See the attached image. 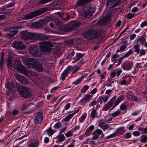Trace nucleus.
Returning a JSON list of instances; mask_svg holds the SVG:
<instances>
[{"label": "nucleus", "instance_id": "nucleus-1", "mask_svg": "<svg viewBox=\"0 0 147 147\" xmlns=\"http://www.w3.org/2000/svg\"><path fill=\"white\" fill-rule=\"evenodd\" d=\"M40 49L46 52H50L51 51V47H53V45L48 41L40 42L39 43Z\"/></svg>", "mask_w": 147, "mask_h": 147}, {"label": "nucleus", "instance_id": "nucleus-2", "mask_svg": "<svg viewBox=\"0 0 147 147\" xmlns=\"http://www.w3.org/2000/svg\"><path fill=\"white\" fill-rule=\"evenodd\" d=\"M95 10V8L92 5H89L84 9L82 16L84 17L90 18L94 12Z\"/></svg>", "mask_w": 147, "mask_h": 147}, {"label": "nucleus", "instance_id": "nucleus-3", "mask_svg": "<svg viewBox=\"0 0 147 147\" xmlns=\"http://www.w3.org/2000/svg\"><path fill=\"white\" fill-rule=\"evenodd\" d=\"M46 11L45 8L40 9L31 12L25 15L24 18L25 20L32 18L44 13Z\"/></svg>", "mask_w": 147, "mask_h": 147}, {"label": "nucleus", "instance_id": "nucleus-4", "mask_svg": "<svg viewBox=\"0 0 147 147\" xmlns=\"http://www.w3.org/2000/svg\"><path fill=\"white\" fill-rule=\"evenodd\" d=\"M100 33L98 31L90 30L84 32V36L85 38L88 39H91L93 38H98L100 36Z\"/></svg>", "mask_w": 147, "mask_h": 147}, {"label": "nucleus", "instance_id": "nucleus-5", "mask_svg": "<svg viewBox=\"0 0 147 147\" xmlns=\"http://www.w3.org/2000/svg\"><path fill=\"white\" fill-rule=\"evenodd\" d=\"M19 93L24 98L30 97L31 96V90L26 87H22L18 90Z\"/></svg>", "mask_w": 147, "mask_h": 147}, {"label": "nucleus", "instance_id": "nucleus-6", "mask_svg": "<svg viewBox=\"0 0 147 147\" xmlns=\"http://www.w3.org/2000/svg\"><path fill=\"white\" fill-rule=\"evenodd\" d=\"M29 53L36 57H39L41 55V51L36 45H34L28 48Z\"/></svg>", "mask_w": 147, "mask_h": 147}, {"label": "nucleus", "instance_id": "nucleus-7", "mask_svg": "<svg viewBox=\"0 0 147 147\" xmlns=\"http://www.w3.org/2000/svg\"><path fill=\"white\" fill-rule=\"evenodd\" d=\"M34 33L28 32L27 31H21L20 33V37L24 40H31L33 38Z\"/></svg>", "mask_w": 147, "mask_h": 147}, {"label": "nucleus", "instance_id": "nucleus-8", "mask_svg": "<svg viewBox=\"0 0 147 147\" xmlns=\"http://www.w3.org/2000/svg\"><path fill=\"white\" fill-rule=\"evenodd\" d=\"M12 45L14 48L19 50H22L26 47V46L24 45L22 41L17 40L13 41Z\"/></svg>", "mask_w": 147, "mask_h": 147}, {"label": "nucleus", "instance_id": "nucleus-9", "mask_svg": "<svg viewBox=\"0 0 147 147\" xmlns=\"http://www.w3.org/2000/svg\"><path fill=\"white\" fill-rule=\"evenodd\" d=\"M49 38V37L48 36L43 34L34 33L33 38L35 40H48Z\"/></svg>", "mask_w": 147, "mask_h": 147}, {"label": "nucleus", "instance_id": "nucleus-10", "mask_svg": "<svg viewBox=\"0 0 147 147\" xmlns=\"http://www.w3.org/2000/svg\"><path fill=\"white\" fill-rule=\"evenodd\" d=\"M47 22V21L43 20H41L38 21L33 22L32 24V25L35 28H40L46 25Z\"/></svg>", "mask_w": 147, "mask_h": 147}, {"label": "nucleus", "instance_id": "nucleus-11", "mask_svg": "<svg viewBox=\"0 0 147 147\" xmlns=\"http://www.w3.org/2000/svg\"><path fill=\"white\" fill-rule=\"evenodd\" d=\"M43 115L42 113L39 112L36 113L34 119V122L37 124L40 123L43 120Z\"/></svg>", "mask_w": 147, "mask_h": 147}, {"label": "nucleus", "instance_id": "nucleus-12", "mask_svg": "<svg viewBox=\"0 0 147 147\" xmlns=\"http://www.w3.org/2000/svg\"><path fill=\"white\" fill-rule=\"evenodd\" d=\"M17 65L15 68L16 70L22 74L27 75L29 72L22 65Z\"/></svg>", "mask_w": 147, "mask_h": 147}, {"label": "nucleus", "instance_id": "nucleus-13", "mask_svg": "<svg viewBox=\"0 0 147 147\" xmlns=\"http://www.w3.org/2000/svg\"><path fill=\"white\" fill-rule=\"evenodd\" d=\"M17 65L15 68L16 70L22 74L27 75L29 72L22 65Z\"/></svg>", "mask_w": 147, "mask_h": 147}, {"label": "nucleus", "instance_id": "nucleus-14", "mask_svg": "<svg viewBox=\"0 0 147 147\" xmlns=\"http://www.w3.org/2000/svg\"><path fill=\"white\" fill-rule=\"evenodd\" d=\"M111 18L110 16H106L104 18L97 22V26L104 25L106 23H108L110 20Z\"/></svg>", "mask_w": 147, "mask_h": 147}, {"label": "nucleus", "instance_id": "nucleus-15", "mask_svg": "<svg viewBox=\"0 0 147 147\" xmlns=\"http://www.w3.org/2000/svg\"><path fill=\"white\" fill-rule=\"evenodd\" d=\"M80 24V22L72 21L69 23V29L70 30H73Z\"/></svg>", "mask_w": 147, "mask_h": 147}, {"label": "nucleus", "instance_id": "nucleus-16", "mask_svg": "<svg viewBox=\"0 0 147 147\" xmlns=\"http://www.w3.org/2000/svg\"><path fill=\"white\" fill-rule=\"evenodd\" d=\"M98 126L101 128L104 131L106 129H112L109 125L103 122L99 121L98 123Z\"/></svg>", "mask_w": 147, "mask_h": 147}, {"label": "nucleus", "instance_id": "nucleus-17", "mask_svg": "<svg viewBox=\"0 0 147 147\" xmlns=\"http://www.w3.org/2000/svg\"><path fill=\"white\" fill-rule=\"evenodd\" d=\"M124 98L125 96L123 95H121L119 96L117 100L115 101L113 105L112 106V108L110 109V110H111L114 108L121 102L124 100Z\"/></svg>", "mask_w": 147, "mask_h": 147}, {"label": "nucleus", "instance_id": "nucleus-18", "mask_svg": "<svg viewBox=\"0 0 147 147\" xmlns=\"http://www.w3.org/2000/svg\"><path fill=\"white\" fill-rule=\"evenodd\" d=\"M103 133V131L99 129H97L92 133L93 136L92 137L93 140L97 139L99 137L100 135Z\"/></svg>", "mask_w": 147, "mask_h": 147}, {"label": "nucleus", "instance_id": "nucleus-19", "mask_svg": "<svg viewBox=\"0 0 147 147\" xmlns=\"http://www.w3.org/2000/svg\"><path fill=\"white\" fill-rule=\"evenodd\" d=\"M23 61L25 64H36L37 61L32 58H28L23 60Z\"/></svg>", "mask_w": 147, "mask_h": 147}, {"label": "nucleus", "instance_id": "nucleus-20", "mask_svg": "<svg viewBox=\"0 0 147 147\" xmlns=\"http://www.w3.org/2000/svg\"><path fill=\"white\" fill-rule=\"evenodd\" d=\"M107 5L108 7L109 6L110 8H113L117 5L116 0H108L107 3Z\"/></svg>", "mask_w": 147, "mask_h": 147}, {"label": "nucleus", "instance_id": "nucleus-21", "mask_svg": "<svg viewBox=\"0 0 147 147\" xmlns=\"http://www.w3.org/2000/svg\"><path fill=\"white\" fill-rule=\"evenodd\" d=\"M113 101L110 100L102 108V110L103 111H107L113 106Z\"/></svg>", "mask_w": 147, "mask_h": 147}, {"label": "nucleus", "instance_id": "nucleus-22", "mask_svg": "<svg viewBox=\"0 0 147 147\" xmlns=\"http://www.w3.org/2000/svg\"><path fill=\"white\" fill-rule=\"evenodd\" d=\"M72 67L70 66L68 67L62 73L61 75L62 80H65L66 77L68 75V71L70 70L71 68Z\"/></svg>", "mask_w": 147, "mask_h": 147}, {"label": "nucleus", "instance_id": "nucleus-23", "mask_svg": "<svg viewBox=\"0 0 147 147\" xmlns=\"http://www.w3.org/2000/svg\"><path fill=\"white\" fill-rule=\"evenodd\" d=\"M92 0H78L76 2V5L79 6H81L87 4Z\"/></svg>", "mask_w": 147, "mask_h": 147}, {"label": "nucleus", "instance_id": "nucleus-24", "mask_svg": "<svg viewBox=\"0 0 147 147\" xmlns=\"http://www.w3.org/2000/svg\"><path fill=\"white\" fill-rule=\"evenodd\" d=\"M109 96H100L98 98V102H99L101 104L102 103V100L104 102H106L108 99Z\"/></svg>", "mask_w": 147, "mask_h": 147}, {"label": "nucleus", "instance_id": "nucleus-25", "mask_svg": "<svg viewBox=\"0 0 147 147\" xmlns=\"http://www.w3.org/2000/svg\"><path fill=\"white\" fill-rule=\"evenodd\" d=\"M123 127H120L118 128L115 131L116 134L120 135L125 132V131Z\"/></svg>", "mask_w": 147, "mask_h": 147}, {"label": "nucleus", "instance_id": "nucleus-26", "mask_svg": "<svg viewBox=\"0 0 147 147\" xmlns=\"http://www.w3.org/2000/svg\"><path fill=\"white\" fill-rule=\"evenodd\" d=\"M84 55L80 53H78L76 55V57L75 58V60L72 62L73 63H75L76 62L80 60L82 58Z\"/></svg>", "mask_w": 147, "mask_h": 147}, {"label": "nucleus", "instance_id": "nucleus-27", "mask_svg": "<svg viewBox=\"0 0 147 147\" xmlns=\"http://www.w3.org/2000/svg\"><path fill=\"white\" fill-rule=\"evenodd\" d=\"M34 67V69L38 71H42L43 70L42 65H33Z\"/></svg>", "mask_w": 147, "mask_h": 147}, {"label": "nucleus", "instance_id": "nucleus-28", "mask_svg": "<svg viewBox=\"0 0 147 147\" xmlns=\"http://www.w3.org/2000/svg\"><path fill=\"white\" fill-rule=\"evenodd\" d=\"M48 135L50 136L53 135L55 132V131L53 130L51 127H49L47 130Z\"/></svg>", "mask_w": 147, "mask_h": 147}, {"label": "nucleus", "instance_id": "nucleus-29", "mask_svg": "<svg viewBox=\"0 0 147 147\" xmlns=\"http://www.w3.org/2000/svg\"><path fill=\"white\" fill-rule=\"evenodd\" d=\"M73 116L71 114H69L66 116L63 119V120L65 121L68 122Z\"/></svg>", "mask_w": 147, "mask_h": 147}, {"label": "nucleus", "instance_id": "nucleus-30", "mask_svg": "<svg viewBox=\"0 0 147 147\" xmlns=\"http://www.w3.org/2000/svg\"><path fill=\"white\" fill-rule=\"evenodd\" d=\"M90 95H89L87 94L85 97H84L81 100V102H83L84 101H89L90 100Z\"/></svg>", "mask_w": 147, "mask_h": 147}, {"label": "nucleus", "instance_id": "nucleus-31", "mask_svg": "<svg viewBox=\"0 0 147 147\" xmlns=\"http://www.w3.org/2000/svg\"><path fill=\"white\" fill-rule=\"evenodd\" d=\"M121 111L119 109L117 110L115 112L111 113V116L113 117H115L119 115Z\"/></svg>", "mask_w": 147, "mask_h": 147}, {"label": "nucleus", "instance_id": "nucleus-32", "mask_svg": "<svg viewBox=\"0 0 147 147\" xmlns=\"http://www.w3.org/2000/svg\"><path fill=\"white\" fill-rule=\"evenodd\" d=\"M135 50L134 52H136L137 54L139 53L140 50V46L138 44H137L134 46L133 47Z\"/></svg>", "mask_w": 147, "mask_h": 147}, {"label": "nucleus", "instance_id": "nucleus-33", "mask_svg": "<svg viewBox=\"0 0 147 147\" xmlns=\"http://www.w3.org/2000/svg\"><path fill=\"white\" fill-rule=\"evenodd\" d=\"M145 39L144 36H141L138 40L137 42H139L142 45H143L145 41Z\"/></svg>", "mask_w": 147, "mask_h": 147}, {"label": "nucleus", "instance_id": "nucleus-34", "mask_svg": "<svg viewBox=\"0 0 147 147\" xmlns=\"http://www.w3.org/2000/svg\"><path fill=\"white\" fill-rule=\"evenodd\" d=\"M133 53V51L132 49L129 50L127 52L125 55L123 56V58H125L128 57L129 56L132 54Z\"/></svg>", "mask_w": 147, "mask_h": 147}, {"label": "nucleus", "instance_id": "nucleus-35", "mask_svg": "<svg viewBox=\"0 0 147 147\" xmlns=\"http://www.w3.org/2000/svg\"><path fill=\"white\" fill-rule=\"evenodd\" d=\"M122 67L125 70H129L132 68L131 65H122Z\"/></svg>", "mask_w": 147, "mask_h": 147}, {"label": "nucleus", "instance_id": "nucleus-36", "mask_svg": "<svg viewBox=\"0 0 147 147\" xmlns=\"http://www.w3.org/2000/svg\"><path fill=\"white\" fill-rule=\"evenodd\" d=\"M120 109L121 111H126L127 110V106L124 103L120 105Z\"/></svg>", "mask_w": 147, "mask_h": 147}, {"label": "nucleus", "instance_id": "nucleus-37", "mask_svg": "<svg viewBox=\"0 0 147 147\" xmlns=\"http://www.w3.org/2000/svg\"><path fill=\"white\" fill-rule=\"evenodd\" d=\"M38 142H36L29 144L28 146V147H38Z\"/></svg>", "mask_w": 147, "mask_h": 147}, {"label": "nucleus", "instance_id": "nucleus-38", "mask_svg": "<svg viewBox=\"0 0 147 147\" xmlns=\"http://www.w3.org/2000/svg\"><path fill=\"white\" fill-rule=\"evenodd\" d=\"M57 138L59 139L58 140L60 142H62L65 139L64 136L62 134L59 135L57 136Z\"/></svg>", "mask_w": 147, "mask_h": 147}, {"label": "nucleus", "instance_id": "nucleus-39", "mask_svg": "<svg viewBox=\"0 0 147 147\" xmlns=\"http://www.w3.org/2000/svg\"><path fill=\"white\" fill-rule=\"evenodd\" d=\"M97 115V113L96 112V110L93 109L91 112V117L92 119H94Z\"/></svg>", "mask_w": 147, "mask_h": 147}, {"label": "nucleus", "instance_id": "nucleus-40", "mask_svg": "<svg viewBox=\"0 0 147 147\" xmlns=\"http://www.w3.org/2000/svg\"><path fill=\"white\" fill-rule=\"evenodd\" d=\"M14 33H7L6 34L7 36L9 38H12L14 36L17 34L18 32V31H15L14 32Z\"/></svg>", "mask_w": 147, "mask_h": 147}, {"label": "nucleus", "instance_id": "nucleus-41", "mask_svg": "<svg viewBox=\"0 0 147 147\" xmlns=\"http://www.w3.org/2000/svg\"><path fill=\"white\" fill-rule=\"evenodd\" d=\"M29 105V104L27 103L26 102H24L22 106V110L23 111H24L26 110L27 109Z\"/></svg>", "mask_w": 147, "mask_h": 147}, {"label": "nucleus", "instance_id": "nucleus-42", "mask_svg": "<svg viewBox=\"0 0 147 147\" xmlns=\"http://www.w3.org/2000/svg\"><path fill=\"white\" fill-rule=\"evenodd\" d=\"M24 76L21 75L17 74L15 75L16 78L19 82H21L22 80L23 79Z\"/></svg>", "mask_w": 147, "mask_h": 147}, {"label": "nucleus", "instance_id": "nucleus-43", "mask_svg": "<svg viewBox=\"0 0 147 147\" xmlns=\"http://www.w3.org/2000/svg\"><path fill=\"white\" fill-rule=\"evenodd\" d=\"M13 63L14 64H21L20 60L18 58H16L15 60H13Z\"/></svg>", "mask_w": 147, "mask_h": 147}, {"label": "nucleus", "instance_id": "nucleus-44", "mask_svg": "<svg viewBox=\"0 0 147 147\" xmlns=\"http://www.w3.org/2000/svg\"><path fill=\"white\" fill-rule=\"evenodd\" d=\"M14 83L13 82L9 83L7 85V87L9 89H11L12 88L14 87Z\"/></svg>", "mask_w": 147, "mask_h": 147}, {"label": "nucleus", "instance_id": "nucleus-45", "mask_svg": "<svg viewBox=\"0 0 147 147\" xmlns=\"http://www.w3.org/2000/svg\"><path fill=\"white\" fill-rule=\"evenodd\" d=\"M13 58L9 56L8 57L7 60V64H12L13 63L12 62Z\"/></svg>", "mask_w": 147, "mask_h": 147}, {"label": "nucleus", "instance_id": "nucleus-46", "mask_svg": "<svg viewBox=\"0 0 147 147\" xmlns=\"http://www.w3.org/2000/svg\"><path fill=\"white\" fill-rule=\"evenodd\" d=\"M133 95L131 92H128L127 93V97L128 99L131 100Z\"/></svg>", "mask_w": 147, "mask_h": 147}, {"label": "nucleus", "instance_id": "nucleus-47", "mask_svg": "<svg viewBox=\"0 0 147 147\" xmlns=\"http://www.w3.org/2000/svg\"><path fill=\"white\" fill-rule=\"evenodd\" d=\"M73 134V132L71 130H70L65 134V136L66 137L68 138L72 136Z\"/></svg>", "mask_w": 147, "mask_h": 147}, {"label": "nucleus", "instance_id": "nucleus-48", "mask_svg": "<svg viewBox=\"0 0 147 147\" xmlns=\"http://www.w3.org/2000/svg\"><path fill=\"white\" fill-rule=\"evenodd\" d=\"M6 31H8L10 32L11 34L14 33V32L15 31H18L17 30H15L12 28H7L5 30Z\"/></svg>", "mask_w": 147, "mask_h": 147}, {"label": "nucleus", "instance_id": "nucleus-49", "mask_svg": "<svg viewBox=\"0 0 147 147\" xmlns=\"http://www.w3.org/2000/svg\"><path fill=\"white\" fill-rule=\"evenodd\" d=\"M28 82V80L24 76L21 82L22 83L25 84L27 83Z\"/></svg>", "mask_w": 147, "mask_h": 147}, {"label": "nucleus", "instance_id": "nucleus-50", "mask_svg": "<svg viewBox=\"0 0 147 147\" xmlns=\"http://www.w3.org/2000/svg\"><path fill=\"white\" fill-rule=\"evenodd\" d=\"M61 126V123L60 122L57 123L55 124L54 125V127L56 129H58Z\"/></svg>", "mask_w": 147, "mask_h": 147}, {"label": "nucleus", "instance_id": "nucleus-51", "mask_svg": "<svg viewBox=\"0 0 147 147\" xmlns=\"http://www.w3.org/2000/svg\"><path fill=\"white\" fill-rule=\"evenodd\" d=\"M134 16V14L133 13H129L128 14L127 16V18L128 19H131Z\"/></svg>", "mask_w": 147, "mask_h": 147}, {"label": "nucleus", "instance_id": "nucleus-52", "mask_svg": "<svg viewBox=\"0 0 147 147\" xmlns=\"http://www.w3.org/2000/svg\"><path fill=\"white\" fill-rule=\"evenodd\" d=\"M140 141L142 143H146V142L147 141V136H144L143 138L140 140Z\"/></svg>", "mask_w": 147, "mask_h": 147}, {"label": "nucleus", "instance_id": "nucleus-53", "mask_svg": "<svg viewBox=\"0 0 147 147\" xmlns=\"http://www.w3.org/2000/svg\"><path fill=\"white\" fill-rule=\"evenodd\" d=\"M86 117V114L83 115L81 118L79 119V121L81 122H82L85 119Z\"/></svg>", "mask_w": 147, "mask_h": 147}, {"label": "nucleus", "instance_id": "nucleus-54", "mask_svg": "<svg viewBox=\"0 0 147 147\" xmlns=\"http://www.w3.org/2000/svg\"><path fill=\"white\" fill-rule=\"evenodd\" d=\"M75 54V52L74 51H72L70 52L69 54L68 55L67 57V58H70L72 57L73 55H74Z\"/></svg>", "mask_w": 147, "mask_h": 147}, {"label": "nucleus", "instance_id": "nucleus-55", "mask_svg": "<svg viewBox=\"0 0 147 147\" xmlns=\"http://www.w3.org/2000/svg\"><path fill=\"white\" fill-rule=\"evenodd\" d=\"M131 134L129 133H126L125 136V138L127 139L131 137Z\"/></svg>", "mask_w": 147, "mask_h": 147}, {"label": "nucleus", "instance_id": "nucleus-56", "mask_svg": "<svg viewBox=\"0 0 147 147\" xmlns=\"http://www.w3.org/2000/svg\"><path fill=\"white\" fill-rule=\"evenodd\" d=\"M116 133L115 132L114 133H113L111 134L110 135L107 136V139H109L110 138H113V137L115 136H116Z\"/></svg>", "mask_w": 147, "mask_h": 147}, {"label": "nucleus", "instance_id": "nucleus-57", "mask_svg": "<svg viewBox=\"0 0 147 147\" xmlns=\"http://www.w3.org/2000/svg\"><path fill=\"white\" fill-rule=\"evenodd\" d=\"M146 26H147V20H146L142 22L140 25V26L141 27H143Z\"/></svg>", "mask_w": 147, "mask_h": 147}, {"label": "nucleus", "instance_id": "nucleus-58", "mask_svg": "<svg viewBox=\"0 0 147 147\" xmlns=\"http://www.w3.org/2000/svg\"><path fill=\"white\" fill-rule=\"evenodd\" d=\"M146 53V52L144 50L141 49L140 52V56H141L142 55H145Z\"/></svg>", "mask_w": 147, "mask_h": 147}, {"label": "nucleus", "instance_id": "nucleus-59", "mask_svg": "<svg viewBox=\"0 0 147 147\" xmlns=\"http://www.w3.org/2000/svg\"><path fill=\"white\" fill-rule=\"evenodd\" d=\"M116 75V71H113L111 74V76L112 78H114Z\"/></svg>", "mask_w": 147, "mask_h": 147}, {"label": "nucleus", "instance_id": "nucleus-60", "mask_svg": "<svg viewBox=\"0 0 147 147\" xmlns=\"http://www.w3.org/2000/svg\"><path fill=\"white\" fill-rule=\"evenodd\" d=\"M81 81V79L79 78L78 79L76 80L74 82H73V83L74 84L76 85L79 84L80 82Z\"/></svg>", "mask_w": 147, "mask_h": 147}, {"label": "nucleus", "instance_id": "nucleus-61", "mask_svg": "<svg viewBox=\"0 0 147 147\" xmlns=\"http://www.w3.org/2000/svg\"><path fill=\"white\" fill-rule=\"evenodd\" d=\"M140 132L139 131H136L133 132V134L134 136H138L140 135Z\"/></svg>", "mask_w": 147, "mask_h": 147}, {"label": "nucleus", "instance_id": "nucleus-62", "mask_svg": "<svg viewBox=\"0 0 147 147\" xmlns=\"http://www.w3.org/2000/svg\"><path fill=\"white\" fill-rule=\"evenodd\" d=\"M126 45H122L120 47V51H122L124 50L126 48Z\"/></svg>", "mask_w": 147, "mask_h": 147}, {"label": "nucleus", "instance_id": "nucleus-63", "mask_svg": "<svg viewBox=\"0 0 147 147\" xmlns=\"http://www.w3.org/2000/svg\"><path fill=\"white\" fill-rule=\"evenodd\" d=\"M116 71V73L117 74V76L118 77L120 74L122 72V70H118L115 71Z\"/></svg>", "mask_w": 147, "mask_h": 147}, {"label": "nucleus", "instance_id": "nucleus-64", "mask_svg": "<svg viewBox=\"0 0 147 147\" xmlns=\"http://www.w3.org/2000/svg\"><path fill=\"white\" fill-rule=\"evenodd\" d=\"M18 112H19L18 111H17V110H13V111L12 112V113L13 115H17L18 113Z\"/></svg>", "mask_w": 147, "mask_h": 147}]
</instances>
